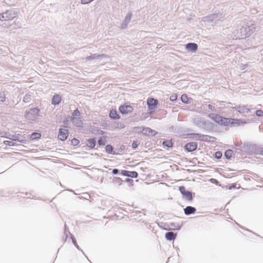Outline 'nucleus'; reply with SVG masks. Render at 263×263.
<instances>
[{"label":"nucleus","mask_w":263,"mask_h":263,"mask_svg":"<svg viewBox=\"0 0 263 263\" xmlns=\"http://www.w3.org/2000/svg\"><path fill=\"white\" fill-rule=\"evenodd\" d=\"M256 29V25L250 21L243 25L240 29V36L242 38L250 36Z\"/></svg>","instance_id":"obj_1"},{"label":"nucleus","mask_w":263,"mask_h":263,"mask_svg":"<svg viewBox=\"0 0 263 263\" xmlns=\"http://www.w3.org/2000/svg\"><path fill=\"white\" fill-rule=\"evenodd\" d=\"M224 17V14L223 13V11L221 10L217 13H213L208 16L203 17L202 18V21L208 24H216Z\"/></svg>","instance_id":"obj_2"},{"label":"nucleus","mask_w":263,"mask_h":263,"mask_svg":"<svg viewBox=\"0 0 263 263\" xmlns=\"http://www.w3.org/2000/svg\"><path fill=\"white\" fill-rule=\"evenodd\" d=\"M40 110L37 108L31 109L28 111H26L25 117L27 120L34 121L39 116Z\"/></svg>","instance_id":"obj_3"},{"label":"nucleus","mask_w":263,"mask_h":263,"mask_svg":"<svg viewBox=\"0 0 263 263\" xmlns=\"http://www.w3.org/2000/svg\"><path fill=\"white\" fill-rule=\"evenodd\" d=\"M3 21H8L14 18L16 16V13L14 11L10 10L1 14Z\"/></svg>","instance_id":"obj_4"},{"label":"nucleus","mask_w":263,"mask_h":263,"mask_svg":"<svg viewBox=\"0 0 263 263\" xmlns=\"http://www.w3.org/2000/svg\"><path fill=\"white\" fill-rule=\"evenodd\" d=\"M251 107L252 105H238L234 107L233 108L237 110L239 114H242L243 116H245L246 114H248L250 111Z\"/></svg>","instance_id":"obj_5"},{"label":"nucleus","mask_w":263,"mask_h":263,"mask_svg":"<svg viewBox=\"0 0 263 263\" xmlns=\"http://www.w3.org/2000/svg\"><path fill=\"white\" fill-rule=\"evenodd\" d=\"M193 123L196 125L204 128L206 125L207 121L201 117H196L193 119Z\"/></svg>","instance_id":"obj_6"},{"label":"nucleus","mask_w":263,"mask_h":263,"mask_svg":"<svg viewBox=\"0 0 263 263\" xmlns=\"http://www.w3.org/2000/svg\"><path fill=\"white\" fill-rule=\"evenodd\" d=\"M179 191L186 200L189 201L192 200L193 197L192 193L189 191H186L184 186H181L179 187Z\"/></svg>","instance_id":"obj_7"},{"label":"nucleus","mask_w":263,"mask_h":263,"mask_svg":"<svg viewBox=\"0 0 263 263\" xmlns=\"http://www.w3.org/2000/svg\"><path fill=\"white\" fill-rule=\"evenodd\" d=\"M132 16L133 15L131 12H129L127 14V15L125 17L124 21L121 25V29H124L127 28L128 24L130 23L131 21Z\"/></svg>","instance_id":"obj_8"},{"label":"nucleus","mask_w":263,"mask_h":263,"mask_svg":"<svg viewBox=\"0 0 263 263\" xmlns=\"http://www.w3.org/2000/svg\"><path fill=\"white\" fill-rule=\"evenodd\" d=\"M68 136V132L66 129H60L58 138L62 141L65 140Z\"/></svg>","instance_id":"obj_9"},{"label":"nucleus","mask_w":263,"mask_h":263,"mask_svg":"<svg viewBox=\"0 0 263 263\" xmlns=\"http://www.w3.org/2000/svg\"><path fill=\"white\" fill-rule=\"evenodd\" d=\"M121 174L123 176H128L132 178H137L138 177V173L136 172H130L125 170H122Z\"/></svg>","instance_id":"obj_10"},{"label":"nucleus","mask_w":263,"mask_h":263,"mask_svg":"<svg viewBox=\"0 0 263 263\" xmlns=\"http://www.w3.org/2000/svg\"><path fill=\"white\" fill-rule=\"evenodd\" d=\"M197 147V144L196 142L187 143L185 145V148L188 152H193L196 150Z\"/></svg>","instance_id":"obj_11"},{"label":"nucleus","mask_w":263,"mask_h":263,"mask_svg":"<svg viewBox=\"0 0 263 263\" xmlns=\"http://www.w3.org/2000/svg\"><path fill=\"white\" fill-rule=\"evenodd\" d=\"M133 108L130 106L125 105L121 106L119 108V110L122 114H126L132 111Z\"/></svg>","instance_id":"obj_12"},{"label":"nucleus","mask_w":263,"mask_h":263,"mask_svg":"<svg viewBox=\"0 0 263 263\" xmlns=\"http://www.w3.org/2000/svg\"><path fill=\"white\" fill-rule=\"evenodd\" d=\"M142 132L145 135L152 136L156 135L157 133L155 130H154L149 127L143 128Z\"/></svg>","instance_id":"obj_13"},{"label":"nucleus","mask_w":263,"mask_h":263,"mask_svg":"<svg viewBox=\"0 0 263 263\" xmlns=\"http://www.w3.org/2000/svg\"><path fill=\"white\" fill-rule=\"evenodd\" d=\"M231 121V126H233L244 124L247 123L246 121H243L242 120L236 119H232Z\"/></svg>","instance_id":"obj_14"},{"label":"nucleus","mask_w":263,"mask_h":263,"mask_svg":"<svg viewBox=\"0 0 263 263\" xmlns=\"http://www.w3.org/2000/svg\"><path fill=\"white\" fill-rule=\"evenodd\" d=\"M196 211V208L191 206H187L184 209V212L186 215L194 214Z\"/></svg>","instance_id":"obj_15"},{"label":"nucleus","mask_w":263,"mask_h":263,"mask_svg":"<svg viewBox=\"0 0 263 263\" xmlns=\"http://www.w3.org/2000/svg\"><path fill=\"white\" fill-rule=\"evenodd\" d=\"M209 116L217 123L220 124H221V122H222L223 117L220 116L218 115L215 114H210Z\"/></svg>","instance_id":"obj_16"},{"label":"nucleus","mask_w":263,"mask_h":263,"mask_svg":"<svg viewBox=\"0 0 263 263\" xmlns=\"http://www.w3.org/2000/svg\"><path fill=\"white\" fill-rule=\"evenodd\" d=\"M186 48L189 50L195 51L198 48V45L196 43H190L186 45Z\"/></svg>","instance_id":"obj_17"},{"label":"nucleus","mask_w":263,"mask_h":263,"mask_svg":"<svg viewBox=\"0 0 263 263\" xmlns=\"http://www.w3.org/2000/svg\"><path fill=\"white\" fill-rule=\"evenodd\" d=\"M147 103L149 107L151 109H153V106H155L157 105L158 101L153 98H150L148 99Z\"/></svg>","instance_id":"obj_18"},{"label":"nucleus","mask_w":263,"mask_h":263,"mask_svg":"<svg viewBox=\"0 0 263 263\" xmlns=\"http://www.w3.org/2000/svg\"><path fill=\"white\" fill-rule=\"evenodd\" d=\"M106 57L105 54H93L90 56L87 57L86 59L87 61L88 60H92L95 59H98L102 57Z\"/></svg>","instance_id":"obj_19"},{"label":"nucleus","mask_w":263,"mask_h":263,"mask_svg":"<svg viewBox=\"0 0 263 263\" xmlns=\"http://www.w3.org/2000/svg\"><path fill=\"white\" fill-rule=\"evenodd\" d=\"M165 236L167 240H172L175 239L176 234L174 233L173 232H168L165 234Z\"/></svg>","instance_id":"obj_20"},{"label":"nucleus","mask_w":263,"mask_h":263,"mask_svg":"<svg viewBox=\"0 0 263 263\" xmlns=\"http://www.w3.org/2000/svg\"><path fill=\"white\" fill-rule=\"evenodd\" d=\"M61 101V98L60 95H55L53 97L52 104L55 105L60 103Z\"/></svg>","instance_id":"obj_21"},{"label":"nucleus","mask_w":263,"mask_h":263,"mask_svg":"<svg viewBox=\"0 0 263 263\" xmlns=\"http://www.w3.org/2000/svg\"><path fill=\"white\" fill-rule=\"evenodd\" d=\"M71 121L72 123L77 126H81L82 124V122L79 118L76 117H72Z\"/></svg>","instance_id":"obj_22"},{"label":"nucleus","mask_w":263,"mask_h":263,"mask_svg":"<svg viewBox=\"0 0 263 263\" xmlns=\"http://www.w3.org/2000/svg\"><path fill=\"white\" fill-rule=\"evenodd\" d=\"M109 117L113 119H117L120 118L119 116L117 114V111L114 109H112L110 111Z\"/></svg>","instance_id":"obj_23"},{"label":"nucleus","mask_w":263,"mask_h":263,"mask_svg":"<svg viewBox=\"0 0 263 263\" xmlns=\"http://www.w3.org/2000/svg\"><path fill=\"white\" fill-rule=\"evenodd\" d=\"M96 140L95 139H89L87 140V145L90 148H93L96 145Z\"/></svg>","instance_id":"obj_24"},{"label":"nucleus","mask_w":263,"mask_h":263,"mask_svg":"<svg viewBox=\"0 0 263 263\" xmlns=\"http://www.w3.org/2000/svg\"><path fill=\"white\" fill-rule=\"evenodd\" d=\"M231 119L232 118H226L223 117L222 122H221V124L225 126L231 125L232 122Z\"/></svg>","instance_id":"obj_25"},{"label":"nucleus","mask_w":263,"mask_h":263,"mask_svg":"<svg viewBox=\"0 0 263 263\" xmlns=\"http://www.w3.org/2000/svg\"><path fill=\"white\" fill-rule=\"evenodd\" d=\"M181 100L184 103L189 104L190 103L189 101V98L185 94H183L181 96Z\"/></svg>","instance_id":"obj_26"},{"label":"nucleus","mask_w":263,"mask_h":263,"mask_svg":"<svg viewBox=\"0 0 263 263\" xmlns=\"http://www.w3.org/2000/svg\"><path fill=\"white\" fill-rule=\"evenodd\" d=\"M163 145L167 147H171L172 146V142L170 140H165L163 142Z\"/></svg>","instance_id":"obj_27"},{"label":"nucleus","mask_w":263,"mask_h":263,"mask_svg":"<svg viewBox=\"0 0 263 263\" xmlns=\"http://www.w3.org/2000/svg\"><path fill=\"white\" fill-rule=\"evenodd\" d=\"M190 136V138H192L193 139H196V140H200L201 135L199 134H191L189 135Z\"/></svg>","instance_id":"obj_28"},{"label":"nucleus","mask_w":263,"mask_h":263,"mask_svg":"<svg viewBox=\"0 0 263 263\" xmlns=\"http://www.w3.org/2000/svg\"><path fill=\"white\" fill-rule=\"evenodd\" d=\"M233 151L231 149H228L226 151L224 155L227 159H230L232 156Z\"/></svg>","instance_id":"obj_29"},{"label":"nucleus","mask_w":263,"mask_h":263,"mask_svg":"<svg viewBox=\"0 0 263 263\" xmlns=\"http://www.w3.org/2000/svg\"><path fill=\"white\" fill-rule=\"evenodd\" d=\"M212 138L214 139V138L210 137L209 136L201 135L200 140L205 141H211V139H212Z\"/></svg>","instance_id":"obj_30"},{"label":"nucleus","mask_w":263,"mask_h":263,"mask_svg":"<svg viewBox=\"0 0 263 263\" xmlns=\"http://www.w3.org/2000/svg\"><path fill=\"white\" fill-rule=\"evenodd\" d=\"M31 100V96L29 94L26 95L23 98V101L25 103L29 102Z\"/></svg>","instance_id":"obj_31"},{"label":"nucleus","mask_w":263,"mask_h":263,"mask_svg":"<svg viewBox=\"0 0 263 263\" xmlns=\"http://www.w3.org/2000/svg\"><path fill=\"white\" fill-rule=\"evenodd\" d=\"M112 182L114 183L118 184L120 185L122 184V180L120 178L115 177L113 179Z\"/></svg>","instance_id":"obj_32"},{"label":"nucleus","mask_w":263,"mask_h":263,"mask_svg":"<svg viewBox=\"0 0 263 263\" xmlns=\"http://www.w3.org/2000/svg\"><path fill=\"white\" fill-rule=\"evenodd\" d=\"M41 135L38 133H33L31 135L30 138L32 139H39L41 137Z\"/></svg>","instance_id":"obj_33"},{"label":"nucleus","mask_w":263,"mask_h":263,"mask_svg":"<svg viewBox=\"0 0 263 263\" xmlns=\"http://www.w3.org/2000/svg\"><path fill=\"white\" fill-rule=\"evenodd\" d=\"M4 143L6 145H9L10 146H13L15 145L14 142L12 140H5L4 141Z\"/></svg>","instance_id":"obj_34"},{"label":"nucleus","mask_w":263,"mask_h":263,"mask_svg":"<svg viewBox=\"0 0 263 263\" xmlns=\"http://www.w3.org/2000/svg\"><path fill=\"white\" fill-rule=\"evenodd\" d=\"M105 151L107 153H111L113 151V147L111 145H107L106 146Z\"/></svg>","instance_id":"obj_35"},{"label":"nucleus","mask_w":263,"mask_h":263,"mask_svg":"<svg viewBox=\"0 0 263 263\" xmlns=\"http://www.w3.org/2000/svg\"><path fill=\"white\" fill-rule=\"evenodd\" d=\"M7 138H9L10 140L14 141H20V140L18 139V136L16 135H13L11 137H7Z\"/></svg>","instance_id":"obj_36"},{"label":"nucleus","mask_w":263,"mask_h":263,"mask_svg":"<svg viewBox=\"0 0 263 263\" xmlns=\"http://www.w3.org/2000/svg\"><path fill=\"white\" fill-rule=\"evenodd\" d=\"M106 143V140L104 138H101L98 140V144L100 145H104Z\"/></svg>","instance_id":"obj_37"},{"label":"nucleus","mask_w":263,"mask_h":263,"mask_svg":"<svg viewBox=\"0 0 263 263\" xmlns=\"http://www.w3.org/2000/svg\"><path fill=\"white\" fill-rule=\"evenodd\" d=\"M80 115V113L78 109H75L72 113L73 117H78Z\"/></svg>","instance_id":"obj_38"},{"label":"nucleus","mask_w":263,"mask_h":263,"mask_svg":"<svg viewBox=\"0 0 263 263\" xmlns=\"http://www.w3.org/2000/svg\"><path fill=\"white\" fill-rule=\"evenodd\" d=\"M222 153L219 151L216 152L215 153V158H216L218 159L221 158L222 157Z\"/></svg>","instance_id":"obj_39"},{"label":"nucleus","mask_w":263,"mask_h":263,"mask_svg":"<svg viewBox=\"0 0 263 263\" xmlns=\"http://www.w3.org/2000/svg\"><path fill=\"white\" fill-rule=\"evenodd\" d=\"M5 100V96L3 92L0 93V101L4 102Z\"/></svg>","instance_id":"obj_40"},{"label":"nucleus","mask_w":263,"mask_h":263,"mask_svg":"<svg viewBox=\"0 0 263 263\" xmlns=\"http://www.w3.org/2000/svg\"><path fill=\"white\" fill-rule=\"evenodd\" d=\"M256 115L257 117H262L263 116V111L261 110H257L256 111Z\"/></svg>","instance_id":"obj_41"},{"label":"nucleus","mask_w":263,"mask_h":263,"mask_svg":"<svg viewBox=\"0 0 263 263\" xmlns=\"http://www.w3.org/2000/svg\"><path fill=\"white\" fill-rule=\"evenodd\" d=\"M71 142L73 145H77L79 144V141L78 139L74 138L72 140Z\"/></svg>","instance_id":"obj_42"},{"label":"nucleus","mask_w":263,"mask_h":263,"mask_svg":"<svg viewBox=\"0 0 263 263\" xmlns=\"http://www.w3.org/2000/svg\"><path fill=\"white\" fill-rule=\"evenodd\" d=\"M177 99V96L176 95H172L170 97V100L171 101H175Z\"/></svg>","instance_id":"obj_43"},{"label":"nucleus","mask_w":263,"mask_h":263,"mask_svg":"<svg viewBox=\"0 0 263 263\" xmlns=\"http://www.w3.org/2000/svg\"><path fill=\"white\" fill-rule=\"evenodd\" d=\"M93 0H81V4H88L89 3H90L91 2L93 1Z\"/></svg>","instance_id":"obj_44"},{"label":"nucleus","mask_w":263,"mask_h":263,"mask_svg":"<svg viewBox=\"0 0 263 263\" xmlns=\"http://www.w3.org/2000/svg\"><path fill=\"white\" fill-rule=\"evenodd\" d=\"M72 240L73 245L77 247V248L79 249V246L78 245L76 240L74 238H72Z\"/></svg>","instance_id":"obj_45"},{"label":"nucleus","mask_w":263,"mask_h":263,"mask_svg":"<svg viewBox=\"0 0 263 263\" xmlns=\"http://www.w3.org/2000/svg\"><path fill=\"white\" fill-rule=\"evenodd\" d=\"M248 65L247 64H241L240 66H239V68L240 69V70H244L246 69V68L247 67Z\"/></svg>","instance_id":"obj_46"},{"label":"nucleus","mask_w":263,"mask_h":263,"mask_svg":"<svg viewBox=\"0 0 263 263\" xmlns=\"http://www.w3.org/2000/svg\"><path fill=\"white\" fill-rule=\"evenodd\" d=\"M138 146V144L136 141H134L132 143V147L134 149H136Z\"/></svg>","instance_id":"obj_47"},{"label":"nucleus","mask_w":263,"mask_h":263,"mask_svg":"<svg viewBox=\"0 0 263 263\" xmlns=\"http://www.w3.org/2000/svg\"><path fill=\"white\" fill-rule=\"evenodd\" d=\"M112 174L114 175H116L119 173V170L117 168H115L112 170Z\"/></svg>","instance_id":"obj_48"},{"label":"nucleus","mask_w":263,"mask_h":263,"mask_svg":"<svg viewBox=\"0 0 263 263\" xmlns=\"http://www.w3.org/2000/svg\"><path fill=\"white\" fill-rule=\"evenodd\" d=\"M208 108L212 111L214 110V107L211 104L208 105Z\"/></svg>","instance_id":"obj_49"},{"label":"nucleus","mask_w":263,"mask_h":263,"mask_svg":"<svg viewBox=\"0 0 263 263\" xmlns=\"http://www.w3.org/2000/svg\"><path fill=\"white\" fill-rule=\"evenodd\" d=\"M0 21H3L2 17V15L1 14H0Z\"/></svg>","instance_id":"obj_50"},{"label":"nucleus","mask_w":263,"mask_h":263,"mask_svg":"<svg viewBox=\"0 0 263 263\" xmlns=\"http://www.w3.org/2000/svg\"><path fill=\"white\" fill-rule=\"evenodd\" d=\"M261 154L263 155V149L261 151Z\"/></svg>","instance_id":"obj_51"}]
</instances>
